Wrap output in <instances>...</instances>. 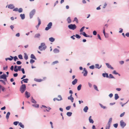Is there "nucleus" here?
I'll use <instances>...</instances> for the list:
<instances>
[{"label":"nucleus","instance_id":"69168bd1","mask_svg":"<svg viewBox=\"0 0 129 129\" xmlns=\"http://www.w3.org/2000/svg\"><path fill=\"white\" fill-rule=\"evenodd\" d=\"M105 27H104L103 28V34L104 35H105L106 33L105 32Z\"/></svg>","mask_w":129,"mask_h":129},{"label":"nucleus","instance_id":"473e14b6","mask_svg":"<svg viewBox=\"0 0 129 129\" xmlns=\"http://www.w3.org/2000/svg\"><path fill=\"white\" fill-rule=\"evenodd\" d=\"M32 106L36 108H38L39 107V105L38 104H33Z\"/></svg>","mask_w":129,"mask_h":129},{"label":"nucleus","instance_id":"c03bdc74","mask_svg":"<svg viewBox=\"0 0 129 129\" xmlns=\"http://www.w3.org/2000/svg\"><path fill=\"white\" fill-rule=\"evenodd\" d=\"M18 11L19 13H21L23 11V9L22 8H20L18 9Z\"/></svg>","mask_w":129,"mask_h":129},{"label":"nucleus","instance_id":"423d86ee","mask_svg":"<svg viewBox=\"0 0 129 129\" xmlns=\"http://www.w3.org/2000/svg\"><path fill=\"white\" fill-rule=\"evenodd\" d=\"M8 76L5 74H3L2 75H0V79H3L5 80V81H7V77Z\"/></svg>","mask_w":129,"mask_h":129},{"label":"nucleus","instance_id":"393cba45","mask_svg":"<svg viewBox=\"0 0 129 129\" xmlns=\"http://www.w3.org/2000/svg\"><path fill=\"white\" fill-rule=\"evenodd\" d=\"M10 114V112H8L7 113L6 116V118L7 119H8L9 118V116Z\"/></svg>","mask_w":129,"mask_h":129},{"label":"nucleus","instance_id":"f03ea898","mask_svg":"<svg viewBox=\"0 0 129 129\" xmlns=\"http://www.w3.org/2000/svg\"><path fill=\"white\" fill-rule=\"evenodd\" d=\"M26 89V86L25 84H22L20 88V91L21 93H23Z\"/></svg>","mask_w":129,"mask_h":129},{"label":"nucleus","instance_id":"a878e982","mask_svg":"<svg viewBox=\"0 0 129 129\" xmlns=\"http://www.w3.org/2000/svg\"><path fill=\"white\" fill-rule=\"evenodd\" d=\"M20 16L21 18V19L22 20L24 19L25 18V15L24 14H20Z\"/></svg>","mask_w":129,"mask_h":129},{"label":"nucleus","instance_id":"20e7f679","mask_svg":"<svg viewBox=\"0 0 129 129\" xmlns=\"http://www.w3.org/2000/svg\"><path fill=\"white\" fill-rule=\"evenodd\" d=\"M36 12V10L35 9L33 10L29 13V16L30 19L33 17V16L35 14Z\"/></svg>","mask_w":129,"mask_h":129},{"label":"nucleus","instance_id":"680f3d73","mask_svg":"<svg viewBox=\"0 0 129 129\" xmlns=\"http://www.w3.org/2000/svg\"><path fill=\"white\" fill-rule=\"evenodd\" d=\"M118 126V124L117 123L114 124H113L115 128H116Z\"/></svg>","mask_w":129,"mask_h":129},{"label":"nucleus","instance_id":"5701e85b","mask_svg":"<svg viewBox=\"0 0 129 129\" xmlns=\"http://www.w3.org/2000/svg\"><path fill=\"white\" fill-rule=\"evenodd\" d=\"M82 34L85 37H89V36L87 35L85 32H83Z\"/></svg>","mask_w":129,"mask_h":129},{"label":"nucleus","instance_id":"2f4dec72","mask_svg":"<svg viewBox=\"0 0 129 129\" xmlns=\"http://www.w3.org/2000/svg\"><path fill=\"white\" fill-rule=\"evenodd\" d=\"M119 97L118 95L117 94H115V100H117L118 99Z\"/></svg>","mask_w":129,"mask_h":129},{"label":"nucleus","instance_id":"49530a36","mask_svg":"<svg viewBox=\"0 0 129 129\" xmlns=\"http://www.w3.org/2000/svg\"><path fill=\"white\" fill-rule=\"evenodd\" d=\"M89 68L90 69H93L94 68V65H92L90 66Z\"/></svg>","mask_w":129,"mask_h":129},{"label":"nucleus","instance_id":"9d476101","mask_svg":"<svg viewBox=\"0 0 129 129\" xmlns=\"http://www.w3.org/2000/svg\"><path fill=\"white\" fill-rule=\"evenodd\" d=\"M25 95H26V97L27 98H28L30 96V93L28 92L27 91H26L25 92Z\"/></svg>","mask_w":129,"mask_h":129},{"label":"nucleus","instance_id":"a18cd8bd","mask_svg":"<svg viewBox=\"0 0 129 129\" xmlns=\"http://www.w3.org/2000/svg\"><path fill=\"white\" fill-rule=\"evenodd\" d=\"M93 87H94V89H95V90H96L97 91H99V90L98 89L96 85H93Z\"/></svg>","mask_w":129,"mask_h":129},{"label":"nucleus","instance_id":"9b49d317","mask_svg":"<svg viewBox=\"0 0 129 129\" xmlns=\"http://www.w3.org/2000/svg\"><path fill=\"white\" fill-rule=\"evenodd\" d=\"M102 75L104 77H106L107 78H108L109 77L108 74L106 73H103L102 74Z\"/></svg>","mask_w":129,"mask_h":129},{"label":"nucleus","instance_id":"dca6fc26","mask_svg":"<svg viewBox=\"0 0 129 129\" xmlns=\"http://www.w3.org/2000/svg\"><path fill=\"white\" fill-rule=\"evenodd\" d=\"M41 35L40 34L38 33L36 34L34 36V37L35 38H39L40 37Z\"/></svg>","mask_w":129,"mask_h":129},{"label":"nucleus","instance_id":"7ed1b4c3","mask_svg":"<svg viewBox=\"0 0 129 129\" xmlns=\"http://www.w3.org/2000/svg\"><path fill=\"white\" fill-rule=\"evenodd\" d=\"M68 28L72 30H74L77 28V26L75 24H71L69 25L68 26Z\"/></svg>","mask_w":129,"mask_h":129},{"label":"nucleus","instance_id":"bb28decb","mask_svg":"<svg viewBox=\"0 0 129 129\" xmlns=\"http://www.w3.org/2000/svg\"><path fill=\"white\" fill-rule=\"evenodd\" d=\"M49 41L51 42H53L54 41L55 39L53 37H51L49 38Z\"/></svg>","mask_w":129,"mask_h":129},{"label":"nucleus","instance_id":"603ef678","mask_svg":"<svg viewBox=\"0 0 129 129\" xmlns=\"http://www.w3.org/2000/svg\"><path fill=\"white\" fill-rule=\"evenodd\" d=\"M18 58L20 59H23L22 56V55L21 54L19 55H18Z\"/></svg>","mask_w":129,"mask_h":129},{"label":"nucleus","instance_id":"72a5a7b5","mask_svg":"<svg viewBox=\"0 0 129 129\" xmlns=\"http://www.w3.org/2000/svg\"><path fill=\"white\" fill-rule=\"evenodd\" d=\"M29 80L28 79L26 78L25 79H23L22 80V81H23L25 83H27L28 82V81Z\"/></svg>","mask_w":129,"mask_h":129},{"label":"nucleus","instance_id":"338daca9","mask_svg":"<svg viewBox=\"0 0 129 129\" xmlns=\"http://www.w3.org/2000/svg\"><path fill=\"white\" fill-rule=\"evenodd\" d=\"M125 113V112H123L122 113H121L120 115V117H123L124 116Z\"/></svg>","mask_w":129,"mask_h":129},{"label":"nucleus","instance_id":"e433bc0d","mask_svg":"<svg viewBox=\"0 0 129 129\" xmlns=\"http://www.w3.org/2000/svg\"><path fill=\"white\" fill-rule=\"evenodd\" d=\"M24 54V58L25 60H27L28 59V56L26 53H25Z\"/></svg>","mask_w":129,"mask_h":129},{"label":"nucleus","instance_id":"58836bf2","mask_svg":"<svg viewBox=\"0 0 129 129\" xmlns=\"http://www.w3.org/2000/svg\"><path fill=\"white\" fill-rule=\"evenodd\" d=\"M113 78L115 79L114 77L111 74H110L109 75L108 78Z\"/></svg>","mask_w":129,"mask_h":129},{"label":"nucleus","instance_id":"b1692460","mask_svg":"<svg viewBox=\"0 0 129 129\" xmlns=\"http://www.w3.org/2000/svg\"><path fill=\"white\" fill-rule=\"evenodd\" d=\"M67 21L68 23H70L71 22V20L70 17H68L67 19Z\"/></svg>","mask_w":129,"mask_h":129},{"label":"nucleus","instance_id":"864d4df0","mask_svg":"<svg viewBox=\"0 0 129 129\" xmlns=\"http://www.w3.org/2000/svg\"><path fill=\"white\" fill-rule=\"evenodd\" d=\"M13 59H14V61H16V60L18 59V58L16 56H15L14 57H13Z\"/></svg>","mask_w":129,"mask_h":129},{"label":"nucleus","instance_id":"37998d69","mask_svg":"<svg viewBox=\"0 0 129 129\" xmlns=\"http://www.w3.org/2000/svg\"><path fill=\"white\" fill-rule=\"evenodd\" d=\"M19 122L18 121H14L13 122V124L15 125H17L18 123H19Z\"/></svg>","mask_w":129,"mask_h":129},{"label":"nucleus","instance_id":"f3484780","mask_svg":"<svg viewBox=\"0 0 129 129\" xmlns=\"http://www.w3.org/2000/svg\"><path fill=\"white\" fill-rule=\"evenodd\" d=\"M10 56L11 58L8 57L5 58V60L6 61H7L8 60L10 61H11L12 59H13V56Z\"/></svg>","mask_w":129,"mask_h":129},{"label":"nucleus","instance_id":"4468645a","mask_svg":"<svg viewBox=\"0 0 129 129\" xmlns=\"http://www.w3.org/2000/svg\"><path fill=\"white\" fill-rule=\"evenodd\" d=\"M91 116H90L89 118V120L90 123H94V121L92 119H91Z\"/></svg>","mask_w":129,"mask_h":129},{"label":"nucleus","instance_id":"ea45409f","mask_svg":"<svg viewBox=\"0 0 129 129\" xmlns=\"http://www.w3.org/2000/svg\"><path fill=\"white\" fill-rule=\"evenodd\" d=\"M75 36L77 39H79L81 38V36L78 34H76L75 35Z\"/></svg>","mask_w":129,"mask_h":129},{"label":"nucleus","instance_id":"bf43d9fd","mask_svg":"<svg viewBox=\"0 0 129 129\" xmlns=\"http://www.w3.org/2000/svg\"><path fill=\"white\" fill-rule=\"evenodd\" d=\"M47 108V109H46V110L47 112H49V110L51 109V108L49 107H48Z\"/></svg>","mask_w":129,"mask_h":129},{"label":"nucleus","instance_id":"f704fd0d","mask_svg":"<svg viewBox=\"0 0 129 129\" xmlns=\"http://www.w3.org/2000/svg\"><path fill=\"white\" fill-rule=\"evenodd\" d=\"M72 113L71 112H68L67 113V115L68 116L70 117L72 115Z\"/></svg>","mask_w":129,"mask_h":129},{"label":"nucleus","instance_id":"6ab92c4d","mask_svg":"<svg viewBox=\"0 0 129 129\" xmlns=\"http://www.w3.org/2000/svg\"><path fill=\"white\" fill-rule=\"evenodd\" d=\"M112 118H109V121L108 122V123L107 124L108 125H110L111 124V123L112 122Z\"/></svg>","mask_w":129,"mask_h":129},{"label":"nucleus","instance_id":"cd10ccee","mask_svg":"<svg viewBox=\"0 0 129 129\" xmlns=\"http://www.w3.org/2000/svg\"><path fill=\"white\" fill-rule=\"evenodd\" d=\"M30 58L33 59H34L35 60H36L37 59L34 55L33 54H32L31 55H30Z\"/></svg>","mask_w":129,"mask_h":129},{"label":"nucleus","instance_id":"4d7b16f0","mask_svg":"<svg viewBox=\"0 0 129 129\" xmlns=\"http://www.w3.org/2000/svg\"><path fill=\"white\" fill-rule=\"evenodd\" d=\"M16 63L18 65H20L21 64L22 62L20 61H17Z\"/></svg>","mask_w":129,"mask_h":129},{"label":"nucleus","instance_id":"aec40b11","mask_svg":"<svg viewBox=\"0 0 129 129\" xmlns=\"http://www.w3.org/2000/svg\"><path fill=\"white\" fill-rule=\"evenodd\" d=\"M34 80L37 82H40L42 81L43 80L41 79H37L36 78H35L34 79Z\"/></svg>","mask_w":129,"mask_h":129},{"label":"nucleus","instance_id":"7c9ffc66","mask_svg":"<svg viewBox=\"0 0 129 129\" xmlns=\"http://www.w3.org/2000/svg\"><path fill=\"white\" fill-rule=\"evenodd\" d=\"M31 102L33 103H37L36 101L34 99L33 97H31Z\"/></svg>","mask_w":129,"mask_h":129},{"label":"nucleus","instance_id":"39448f33","mask_svg":"<svg viewBox=\"0 0 129 129\" xmlns=\"http://www.w3.org/2000/svg\"><path fill=\"white\" fill-rule=\"evenodd\" d=\"M52 25V23L51 22H49L47 25V27L45 28V30H49L51 28Z\"/></svg>","mask_w":129,"mask_h":129},{"label":"nucleus","instance_id":"4c0bfd02","mask_svg":"<svg viewBox=\"0 0 129 129\" xmlns=\"http://www.w3.org/2000/svg\"><path fill=\"white\" fill-rule=\"evenodd\" d=\"M95 68L99 69H100V65L98 64H95Z\"/></svg>","mask_w":129,"mask_h":129},{"label":"nucleus","instance_id":"79ce46f5","mask_svg":"<svg viewBox=\"0 0 129 129\" xmlns=\"http://www.w3.org/2000/svg\"><path fill=\"white\" fill-rule=\"evenodd\" d=\"M99 105H100V106L102 108H103V109H105L106 108V106H103L100 103Z\"/></svg>","mask_w":129,"mask_h":129},{"label":"nucleus","instance_id":"c85d7f7f","mask_svg":"<svg viewBox=\"0 0 129 129\" xmlns=\"http://www.w3.org/2000/svg\"><path fill=\"white\" fill-rule=\"evenodd\" d=\"M18 125H19L22 128H24V125L22 124V123L21 122H19L18 124Z\"/></svg>","mask_w":129,"mask_h":129},{"label":"nucleus","instance_id":"8fccbe9b","mask_svg":"<svg viewBox=\"0 0 129 129\" xmlns=\"http://www.w3.org/2000/svg\"><path fill=\"white\" fill-rule=\"evenodd\" d=\"M85 27V26H83L82 27L80 30V32H82L83 31Z\"/></svg>","mask_w":129,"mask_h":129},{"label":"nucleus","instance_id":"e2e57ef3","mask_svg":"<svg viewBox=\"0 0 129 129\" xmlns=\"http://www.w3.org/2000/svg\"><path fill=\"white\" fill-rule=\"evenodd\" d=\"M8 68V66H7L5 67H4V66L3 68V69L4 70H7Z\"/></svg>","mask_w":129,"mask_h":129},{"label":"nucleus","instance_id":"6e6552de","mask_svg":"<svg viewBox=\"0 0 129 129\" xmlns=\"http://www.w3.org/2000/svg\"><path fill=\"white\" fill-rule=\"evenodd\" d=\"M82 73H84L83 76H84L86 77L87 76L88 73V72L85 68H83V70Z\"/></svg>","mask_w":129,"mask_h":129},{"label":"nucleus","instance_id":"f257e3e1","mask_svg":"<svg viewBox=\"0 0 129 129\" xmlns=\"http://www.w3.org/2000/svg\"><path fill=\"white\" fill-rule=\"evenodd\" d=\"M47 46L44 43H41L39 47V49L41 51L45 50Z\"/></svg>","mask_w":129,"mask_h":129},{"label":"nucleus","instance_id":"4be33fe9","mask_svg":"<svg viewBox=\"0 0 129 129\" xmlns=\"http://www.w3.org/2000/svg\"><path fill=\"white\" fill-rule=\"evenodd\" d=\"M88 109V106H85L83 109L84 111L85 112H87V111Z\"/></svg>","mask_w":129,"mask_h":129},{"label":"nucleus","instance_id":"09e8293b","mask_svg":"<svg viewBox=\"0 0 129 129\" xmlns=\"http://www.w3.org/2000/svg\"><path fill=\"white\" fill-rule=\"evenodd\" d=\"M58 63V61H54L52 63V65H54L55 64H56Z\"/></svg>","mask_w":129,"mask_h":129},{"label":"nucleus","instance_id":"052dcab7","mask_svg":"<svg viewBox=\"0 0 129 129\" xmlns=\"http://www.w3.org/2000/svg\"><path fill=\"white\" fill-rule=\"evenodd\" d=\"M58 97L60 99H59V101L61 100H62V98L61 96L60 95H59L58 96Z\"/></svg>","mask_w":129,"mask_h":129},{"label":"nucleus","instance_id":"c756f323","mask_svg":"<svg viewBox=\"0 0 129 129\" xmlns=\"http://www.w3.org/2000/svg\"><path fill=\"white\" fill-rule=\"evenodd\" d=\"M17 67L18 66L16 65H15L14 66V71L15 72H17L18 71V69H17Z\"/></svg>","mask_w":129,"mask_h":129},{"label":"nucleus","instance_id":"0eeeda50","mask_svg":"<svg viewBox=\"0 0 129 129\" xmlns=\"http://www.w3.org/2000/svg\"><path fill=\"white\" fill-rule=\"evenodd\" d=\"M120 125L122 128H124L126 125V123L124 122L123 120H121L120 121Z\"/></svg>","mask_w":129,"mask_h":129},{"label":"nucleus","instance_id":"c9c22d12","mask_svg":"<svg viewBox=\"0 0 129 129\" xmlns=\"http://www.w3.org/2000/svg\"><path fill=\"white\" fill-rule=\"evenodd\" d=\"M82 86V85L81 84L79 85L77 87V90H78L79 91L81 89Z\"/></svg>","mask_w":129,"mask_h":129},{"label":"nucleus","instance_id":"de8ad7c7","mask_svg":"<svg viewBox=\"0 0 129 129\" xmlns=\"http://www.w3.org/2000/svg\"><path fill=\"white\" fill-rule=\"evenodd\" d=\"M71 108V106H68L67 107H66V110H69Z\"/></svg>","mask_w":129,"mask_h":129},{"label":"nucleus","instance_id":"5fc2aeb1","mask_svg":"<svg viewBox=\"0 0 129 129\" xmlns=\"http://www.w3.org/2000/svg\"><path fill=\"white\" fill-rule=\"evenodd\" d=\"M93 34L95 36L97 34L96 31L95 30H94L93 32Z\"/></svg>","mask_w":129,"mask_h":129},{"label":"nucleus","instance_id":"6e6d98bb","mask_svg":"<svg viewBox=\"0 0 129 129\" xmlns=\"http://www.w3.org/2000/svg\"><path fill=\"white\" fill-rule=\"evenodd\" d=\"M110 125H108L107 124L106 127V129H110Z\"/></svg>","mask_w":129,"mask_h":129},{"label":"nucleus","instance_id":"0e129e2a","mask_svg":"<svg viewBox=\"0 0 129 129\" xmlns=\"http://www.w3.org/2000/svg\"><path fill=\"white\" fill-rule=\"evenodd\" d=\"M105 27H104L103 28V34L104 35H105L106 33L105 32Z\"/></svg>","mask_w":129,"mask_h":129},{"label":"nucleus","instance_id":"a211bd4d","mask_svg":"<svg viewBox=\"0 0 129 129\" xmlns=\"http://www.w3.org/2000/svg\"><path fill=\"white\" fill-rule=\"evenodd\" d=\"M78 80L77 79H75L72 82L73 85H75L77 82Z\"/></svg>","mask_w":129,"mask_h":129},{"label":"nucleus","instance_id":"f8f14e48","mask_svg":"<svg viewBox=\"0 0 129 129\" xmlns=\"http://www.w3.org/2000/svg\"><path fill=\"white\" fill-rule=\"evenodd\" d=\"M15 7L14 5L12 4H10L8 6V8L11 9H13Z\"/></svg>","mask_w":129,"mask_h":129},{"label":"nucleus","instance_id":"3c124183","mask_svg":"<svg viewBox=\"0 0 129 129\" xmlns=\"http://www.w3.org/2000/svg\"><path fill=\"white\" fill-rule=\"evenodd\" d=\"M35 62V61L32 59H30V63L31 64H32Z\"/></svg>","mask_w":129,"mask_h":129},{"label":"nucleus","instance_id":"13d9d810","mask_svg":"<svg viewBox=\"0 0 129 129\" xmlns=\"http://www.w3.org/2000/svg\"><path fill=\"white\" fill-rule=\"evenodd\" d=\"M18 68V71H20L21 70V69H22L21 68V66H18L17 67Z\"/></svg>","mask_w":129,"mask_h":129},{"label":"nucleus","instance_id":"774afa93","mask_svg":"<svg viewBox=\"0 0 129 129\" xmlns=\"http://www.w3.org/2000/svg\"><path fill=\"white\" fill-rule=\"evenodd\" d=\"M97 37L98 38L100 39V40H102V39L100 35L99 34H97Z\"/></svg>","mask_w":129,"mask_h":129},{"label":"nucleus","instance_id":"a19ab883","mask_svg":"<svg viewBox=\"0 0 129 129\" xmlns=\"http://www.w3.org/2000/svg\"><path fill=\"white\" fill-rule=\"evenodd\" d=\"M74 21H75L77 23H78V19L76 17H75L74 18Z\"/></svg>","mask_w":129,"mask_h":129},{"label":"nucleus","instance_id":"412c9836","mask_svg":"<svg viewBox=\"0 0 129 129\" xmlns=\"http://www.w3.org/2000/svg\"><path fill=\"white\" fill-rule=\"evenodd\" d=\"M53 51L54 53H58L59 52V50L57 48H55L53 50Z\"/></svg>","mask_w":129,"mask_h":129},{"label":"nucleus","instance_id":"2eb2a0df","mask_svg":"<svg viewBox=\"0 0 129 129\" xmlns=\"http://www.w3.org/2000/svg\"><path fill=\"white\" fill-rule=\"evenodd\" d=\"M106 65L107 66V67L108 68H110L111 69L113 70L114 69V68L112 67H111V66L108 63H106Z\"/></svg>","mask_w":129,"mask_h":129},{"label":"nucleus","instance_id":"1a4fd4ad","mask_svg":"<svg viewBox=\"0 0 129 129\" xmlns=\"http://www.w3.org/2000/svg\"><path fill=\"white\" fill-rule=\"evenodd\" d=\"M72 96V95L71 94L70 96L68 97V100H71L72 102H73L74 99L73 98Z\"/></svg>","mask_w":129,"mask_h":129},{"label":"nucleus","instance_id":"ddd939ff","mask_svg":"<svg viewBox=\"0 0 129 129\" xmlns=\"http://www.w3.org/2000/svg\"><path fill=\"white\" fill-rule=\"evenodd\" d=\"M38 19L39 22L38 25L36 26V27L37 28H38L39 27V26L40 25L41 23V20L39 19V17L38 18Z\"/></svg>","mask_w":129,"mask_h":129}]
</instances>
